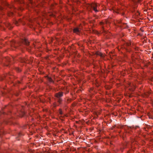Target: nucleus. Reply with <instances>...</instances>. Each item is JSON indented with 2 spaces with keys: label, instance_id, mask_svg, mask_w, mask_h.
I'll return each mask as SVG.
<instances>
[{
  "label": "nucleus",
  "instance_id": "nucleus-10",
  "mask_svg": "<svg viewBox=\"0 0 153 153\" xmlns=\"http://www.w3.org/2000/svg\"><path fill=\"white\" fill-rule=\"evenodd\" d=\"M29 3L31 5H33L34 4V3L33 2V1H32V0H29Z\"/></svg>",
  "mask_w": 153,
  "mask_h": 153
},
{
  "label": "nucleus",
  "instance_id": "nucleus-14",
  "mask_svg": "<svg viewBox=\"0 0 153 153\" xmlns=\"http://www.w3.org/2000/svg\"><path fill=\"white\" fill-rule=\"evenodd\" d=\"M71 101V99H68L67 100V102L68 103H69Z\"/></svg>",
  "mask_w": 153,
  "mask_h": 153
},
{
  "label": "nucleus",
  "instance_id": "nucleus-3",
  "mask_svg": "<svg viewBox=\"0 0 153 153\" xmlns=\"http://www.w3.org/2000/svg\"><path fill=\"white\" fill-rule=\"evenodd\" d=\"M22 42L26 46H28L29 45V42L25 38L23 39Z\"/></svg>",
  "mask_w": 153,
  "mask_h": 153
},
{
  "label": "nucleus",
  "instance_id": "nucleus-20",
  "mask_svg": "<svg viewBox=\"0 0 153 153\" xmlns=\"http://www.w3.org/2000/svg\"><path fill=\"white\" fill-rule=\"evenodd\" d=\"M19 136H20V135H21V133H19Z\"/></svg>",
  "mask_w": 153,
  "mask_h": 153
},
{
  "label": "nucleus",
  "instance_id": "nucleus-21",
  "mask_svg": "<svg viewBox=\"0 0 153 153\" xmlns=\"http://www.w3.org/2000/svg\"><path fill=\"white\" fill-rule=\"evenodd\" d=\"M5 65H6V66H8V64H5Z\"/></svg>",
  "mask_w": 153,
  "mask_h": 153
},
{
  "label": "nucleus",
  "instance_id": "nucleus-9",
  "mask_svg": "<svg viewBox=\"0 0 153 153\" xmlns=\"http://www.w3.org/2000/svg\"><path fill=\"white\" fill-rule=\"evenodd\" d=\"M10 59L9 57H7L4 59V60L6 61L7 62H9L10 61Z\"/></svg>",
  "mask_w": 153,
  "mask_h": 153
},
{
  "label": "nucleus",
  "instance_id": "nucleus-11",
  "mask_svg": "<svg viewBox=\"0 0 153 153\" xmlns=\"http://www.w3.org/2000/svg\"><path fill=\"white\" fill-rule=\"evenodd\" d=\"M48 81L50 82H53V80L52 79L51 77H48Z\"/></svg>",
  "mask_w": 153,
  "mask_h": 153
},
{
  "label": "nucleus",
  "instance_id": "nucleus-24",
  "mask_svg": "<svg viewBox=\"0 0 153 153\" xmlns=\"http://www.w3.org/2000/svg\"><path fill=\"white\" fill-rule=\"evenodd\" d=\"M11 14H13V13H11Z\"/></svg>",
  "mask_w": 153,
  "mask_h": 153
},
{
  "label": "nucleus",
  "instance_id": "nucleus-2",
  "mask_svg": "<svg viewBox=\"0 0 153 153\" xmlns=\"http://www.w3.org/2000/svg\"><path fill=\"white\" fill-rule=\"evenodd\" d=\"M97 5L94 3H93L91 4H87V9H88V10H89V9L92 8L95 12H97L98 10L97 9Z\"/></svg>",
  "mask_w": 153,
  "mask_h": 153
},
{
  "label": "nucleus",
  "instance_id": "nucleus-1",
  "mask_svg": "<svg viewBox=\"0 0 153 153\" xmlns=\"http://www.w3.org/2000/svg\"><path fill=\"white\" fill-rule=\"evenodd\" d=\"M63 95V93L61 91L59 92L55 93V94L56 100L59 104H61L62 101V97Z\"/></svg>",
  "mask_w": 153,
  "mask_h": 153
},
{
  "label": "nucleus",
  "instance_id": "nucleus-5",
  "mask_svg": "<svg viewBox=\"0 0 153 153\" xmlns=\"http://www.w3.org/2000/svg\"><path fill=\"white\" fill-rule=\"evenodd\" d=\"M27 59H21V61L22 62H26L27 63Z\"/></svg>",
  "mask_w": 153,
  "mask_h": 153
},
{
  "label": "nucleus",
  "instance_id": "nucleus-13",
  "mask_svg": "<svg viewBox=\"0 0 153 153\" xmlns=\"http://www.w3.org/2000/svg\"><path fill=\"white\" fill-rule=\"evenodd\" d=\"M133 1L135 3L139 2L140 1V0H133Z\"/></svg>",
  "mask_w": 153,
  "mask_h": 153
},
{
  "label": "nucleus",
  "instance_id": "nucleus-15",
  "mask_svg": "<svg viewBox=\"0 0 153 153\" xmlns=\"http://www.w3.org/2000/svg\"><path fill=\"white\" fill-rule=\"evenodd\" d=\"M59 114H60L62 115V111L61 110H60H60H59Z\"/></svg>",
  "mask_w": 153,
  "mask_h": 153
},
{
  "label": "nucleus",
  "instance_id": "nucleus-19",
  "mask_svg": "<svg viewBox=\"0 0 153 153\" xmlns=\"http://www.w3.org/2000/svg\"><path fill=\"white\" fill-rule=\"evenodd\" d=\"M17 70H18V72H19L20 71V70L19 69H17Z\"/></svg>",
  "mask_w": 153,
  "mask_h": 153
},
{
  "label": "nucleus",
  "instance_id": "nucleus-23",
  "mask_svg": "<svg viewBox=\"0 0 153 153\" xmlns=\"http://www.w3.org/2000/svg\"><path fill=\"white\" fill-rule=\"evenodd\" d=\"M130 85V86H131V85Z\"/></svg>",
  "mask_w": 153,
  "mask_h": 153
},
{
  "label": "nucleus",
  "instance_id": "nucleus-8",
  "mask_svg": "<svg viewBox=\"0 0 153 153\" xmlns=\"http://www.w3.org/2000/svg\"><path fill=\"white\" fill-rule=\"evenodd\" d=\"M97 55H99V56H100L101 57H103V56H104V55H103V54H102V53H101L100 52H98V53H97Z\"/></svg>",
  "mask_w": 153,
  "mask_h": 153
},
{
  "label": "nucleus",
  "instance_id": "nucleus-17",
  "mask_svg": "<svg viewBox=\"0 0 153 153\" xmlns=\"http://www.w3.org/2000/svg\"><path fill=\"white\" fill-rule=\"evenodd\" d=\"M87 146H87H89H89H89V144H87V146Z\"/></svg>",
  "mask_w": 153,
  "mask_h": 153
},
{
  "label": "nucleus",
  "instance_id": "nucleus-7",
  "mask_svg": "<svg viewBox=\"0 0 153 153\" xmlns=\"http://www.w3.org/2000/svg\"><path fill=\"white\" fill-rule=\"evenodd\" d=\"M139 126H135V127L134 126H133L132 127H128V130H130L131 129L133 128H135V129H136L137 128H139Z\"/></svg>",
  "mask_w": 153,
  "mask_h": 153
},
{
  "label": "nucleus",
  "instance_id": "nucleus-16",
  "mask_svg": "<svg viewBox=\"0 0 153 153\" xmlns=\"http://www.w3.org/2000/svg\"><path fill=\"white\" fill-rule=\"evenodd\" d=\"M131 45V44L130 43H127V46H129Z\"/></svg>",
  "mask_w": 153,
  "mask_h": 153
},
{
  "label": "nucleus",
  "instance_id": "nucleus-12",
  "mask_svg": "<svg viewBox=\"0 0 153 153\" xmlns=\"http://www.w3.org/2000/svg\"><path fill=\"white\" fill-rule=\"evenodd\" d=\"M129 89L130 90H131V91H133L134 90V89H135V87H134V86H133V87H132L130 88H129Z\"/></svg>",
  "mask_w": 153,
  "mask_h": 153
},
{
  "label": "nucleus",
  "instance_id": "nucleus-18",
  "mask_svg": "<svg viewBox=\"0 0 153 153\" xmlns=\"http://www.w3.org/2000/svg\"><path fill=\"white\" fill-rule=\"evenodd\" d=\"M17 21L16 22V25H18L17 24Z\"/></svg>",
  "mask_w": 153,
  "mask_h": 153
},
{
  "label": "nucleus",
  "instance_id": "nucleus-4",
  "mask_svg": "<svg viewBox=\"0 0 153 153\" xmlns=\"http://www.w3.org/2000/svg\"><path fill=\"white\" fill-rule=\"evenodd\" d=\"M74 32L77 34H79L80 33V31L78 28H75L74 29Z\"/></svg>",
  "mask_w": 153,
  "mask_h": 153
},
{
  "label": "nucleus",
  "instance_id": "nucleus-22",
  "mask_svg": "<svg viewBox=\"0 0 153 153\" xmlns=\"http://www.w3.org/2000/svg\"><path fill=\"white\" fill-rule=\"evenodd\" d=\"M8 75H7V77H8Z\"/></svg>",
  "mask_w": 153,
  "mask_h": 153
},
{
  "label": "nucleus",
  "instance_id": "nucleus-6",
  "mask_svg": "<svg viewBox=\"0 0 153 153\" xmlns=\"http://www.w3.org/2000/svg\"><path fill=\"white\" fill-rule=\"evenodd\" d=\"M19 115H20V116L21 117H22L23 116L24 114H25V113L24 112V111H23L22 110L21 111L20 113H19Z\"/></svg>",
  "mask_w": 153,
  "mask_h": 153
}]
</instances>
